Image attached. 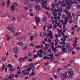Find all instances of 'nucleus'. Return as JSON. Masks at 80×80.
Masks as SVG:
<instances>
[{
	"label": "nucleus",
	"mask_w": 80,
	"mask_h": 80,
	"mask_svg": "<svg viewBox=\"0 0 80 80\" xmlns=\"http://www.w3.org/2000/svg\"><path fill=\"white\" fill-rule=\"evenodd\" d=\"M65 74L66 77H67L68 78H71L73 77V75H74V72L73 70L70 69L67 71L66 72H65Z\"/></svg>",
	"instance_id": "1"
},
{
	"label": "nucleus",
	"mask_w": 80,
	"mask_h": 80,
	"mask_svg": "<svg viewBox=\"0 0 80 80\" xmlns=\"http://www.w3.org/2000/svg\"><path fill=\"white\" fill-rule=\"evenodd\" d=\"M75 40L73 41V48H75L77 45V42L78 41V38L76 37L75 38Z\"/></svg>",
	"instance_id": "2"
},
{
	"label": "nucleus",
	"mask_w": 80,
	"mask_h": 80,
	"mask_svg": "<svg viewBox=\"0 0 80 80\" xmlns=\"http://www.w3.org/2000/svg\"><path fill=\"white\" fill-rule=\"evenodd\" d=\"M8 30H11L12 33H15V31H14V28H13V26H9L8 27Z\"/></svg>",
	"instance_id": "3"
},
{
	"label": "nucleus",
	"mask_w": 80,
	"mask_h": 80,
	"mask_svg": "<svg viewBox=\"0 0 80 80\" xmlns=\"http://www.w3.org/2000/svg\"><path fill=\"white\" fill-rule=\"evenodd\" d=\"M35 20L37 25H38V23H39V22H40V19H39V18L37 16H36L35 17Z\"/></svg>",
	"instance_id": "4"
},
{
	"label": "nucleus",
	"mask_w": 80,
	"mask_h": 80,
	"mask_svg": "<svg viewBox=\"0 0 80 80\" xmlns=\"http://www.w3.org/2000/svg\"><path fill=\"white\" fill-rule=\"evenodd\" d=\"M48 32H49V33H48L47 36H48V37H49L50 35L51 37H50V38H52V39H53V33H52V30H50L49 31H48Z\"/></svg>",
	"instance_id": "5"
},
{
	"label": "nucleus",
	"mask_w": 80,
	"mask_h": 80,
	"mask_svg": "<svg viewBox=\"0 0 80 80\" xmlns=\"http://www.w3.org/2000/svg\"><path fill=\"white\" fill-rule=\"evenodd\" d=\"M60 78L62 80H64L66 78V76L64 75L63 73H62L60 74Z\"/></svg>",
	"instance_id": "6"
},
{
	"label": "nucleus",
	"mask_w": 80,
	"mask_h": 80,
	"mask_svg": "<svg viewBox=\"0 0 80 80\" xmlns=\"http://www.w3.org/2000/svg\"><path fill=\"white\" fill-rule=\"evenodd\" d=\"M58 3L60 4V3H61L62 5H61V7H65L66 6V4L65 3H64V1H59L58 2Z\"/></svg>",
	"instance_id": "7"
},
{
	"label": "nucleus",
	"mask_w": 80,
	"mask_h": 80,
	"mask_svg": "<svg viewBox=\"0 0 80 80\" xmlns=\"http://www.w3.org/2000/svg\"><path fill=\"white\" fill-rule=\"evenodd\" d=\"M55 12H62V9L61 8L55 9Z\"/></svg>",
	"instance_id": "8"
},
{
	"label": "nucleus",
	"mask_w": 80,
	"mask_h": 80,
	"mask_svg": "<svg viewBox=\"0 0 80 80\" xmlns=\"http://www.w3.org/2000/svg\"><path fill=\"white\" fill-rule=\"evenodd\" d=\"M35 8L36 10H42L40 8V7L39 6H36L35 7Z\"/></svg>",
	"instance_id": "9"
},
{
	"label": "nucleus",
	"mask_w": 80,
	"mask_h": 80,
	"mask_svg": "<svg viewBox=\"0 0 80 80\" xmlns=\"http://www.w3.org/2000/svg\"><path fill=\"white\" fill-rule=\"evenodd\" d=\"M73 18L76 20L78 19V17L77 15H74L73 17Z\"/></svg>",
	"instance_id": "10"
},
{
	"label": "nucleus",
	"mask_w": 80,
	"mask_h": 80,
	"mask_svg": "<svg viewBox=\"0 0 80 80\" xmlns=\"http://www.w3.org/2000/svg\"><path fill=\"white\" fill-rule=\"evenodd\" d=\"M15 9V5H13L11 6V10H12V11H14Z\"/></svg>",
	"instance_id": "11"
},
{
	"label": "nucleus",
	"mask_w": 80,
	"mask_h": 80,
	"mask_svg": "<svg viewBox=\"0 0 80 80\" xmlns=\"http://www.w3.org/2000/svg\"><path fill=\"white\" fill-rule=\"evenodd\" d=\"M18 40L19 42H22L23 40V38L21 37H19L18 38Z\"/></svg>",
	"instance_id": "12"
},
{
	"label": "nucleus",
	"mask_w": 80,
	"mask_h": 80,
	"mask_svg": "<svg viewBox=\"0 0 80 80\" xmlns=\"http://www.w3.org/2000/svg\"><path fill=\"white\" fill-rule=\"evenodd\" d=\"M51 48L52 51H54V50H55L57 49L56 48H54V46H51Z\"/></svg>",
	"instance_id": "13"
},
{
	"label": "nucleus",
	"mask_w": 80,
	"mask_h": 80,
	"mask_svg": "<svg viewBox=\"0 0 80 80\" xmlns=\"http://www.w3.org/2000/svg\"><path fill=\"white\" fill-rule=\"evenodd\" d=\"M44 35L45 33H44L43 32H41L40 34V36H41V37H44Z\"/></svg>",
	"instance_id": "14"
},
{
	"label": "nucleus",
	"mask_w": 80,
	"mask_h": 80,
	"mask_svg": "<svg viewBox=\"0 0 80 80\" xmlns=\"http://www.w3.org/2000/svg\"><path fill=\"white\" fill-rule=\"evenodd\" d=\"M18 45H19V46H20L21 47H22L23 45V42H18L17 43Z\"/></svg>",
	"instance_id": "15"
},
{
	"label": "nucleus",
	"mask_w": 80,
	"mask_h": 80,
	"mask_svg": "<svg viewBox=\"0 0 80 80\" xmlns=\"http://www.w3.org/2000/svg\"><path fill=\"white\" fill-rule=\"evenodd\" d=\"M31 70H32V68L31 66H29L28 68H27V71H31Z\"/></svg>",
	"instance_id": "16"
},
{
	"label": "nucleus",
	"mask_w": 80,
	"mask_h": 80,
	"mask_svg": "<svg viewBox=\"0 0 80 80\" xmlns=\"http://www.w3.org/2000/svg\"><path fill=\"white\" fill-rule=\"evenodd\" d=\"M68 49L69 52H72L73 50V48L71 47H69Z\"/></svg>",
	"instance_id": "17"
},
{
	"label": "nucleus",
	"mask_w": 80,
	"mask_h": 80,
	"mask_svg": "<svg viewBox=\"0 0 80 80\" xmlns=\"http://www.w3.org/2000/svg\"><path fill=\"white\" fill-rule=\"evenodd\" d=\"M35 63H33L29 65V66L31 65V67L32 68H35Z\"/></svg>",
	"instance_id": "18"
},
{
	"label": "nucleus",
	"mask_w": 80,
	"mask_h": 80,
	"mask_svg": "<svg viewBox=\"0 0 80 80\" xmlns=\"http://www.w3.org/2000/svg\"><path fill=\"white\" fill-rule=\"evenodd\" d=\"M62 50L63 52H67V48H62Z\"/></svg>",
	"instance_id": "19"
},
{
	"label": "nucleus",
	"mask_w": 80,
	"mask_h": 80,
	"mask_svg": "<svg viewBox=\"0 0 80 80\" xmlns=\"http://www.w3.org/2000/svg\"><path fill=\"white\" fill-rule=\"evenodd\" d=\"M71 5H69L68 6H66V9L67 10H70L71 9Z\"/></svg>",
	"instance_id": "20"
},
{
	"label": "nucleus",
	"mask_w": 80,
	"mask_h": 80,
	"mask_svg": "<svg viewBox=\"0 0 80 80\" xmlns=\"http://www.w3.org/2000/svg\"><path fill=\"white\" fill-rule=\"evenodd\" d=\"M49 56L50 57V58L51 59L53 58V54H50L49 55Z\"/></svg>",
	"instance_id": "21"
},
{
	"label": "nucleus",
	"mask_w": 80,
	"mask_h": 80,
	"mask_svg": "<svg viewBox=\"0 0 80 80\" xmlns=\"http://www.w3.org/2000/svg\"><path fill=\"white\" fill-rule=\"evenodd\" d=\"M26 72V70L25 69L23 70L22 71V73L23 75H25V73Z\"/></svg>",
	"instance_id": "22"
},
{
	"label": "nucleus",
	"mask_w": 80,
	"mask_h": 80,
	"mask_svg": "<svg viewBox=\"0 0 80 80\" xmlns=\"http://www.w3.org/2000/svg\"><path fill=\"white\" fill-rule=\"evenodd\" d=\"M68 35H66L65 36H63V39H64V40L65 41V40H66V39H65V38H68Z\"/></svg>",
	"instance_id": "23"
},
{
	"label": "nucleus",
	"mask_w": 80,
	"mask_h": 80,
	"mask_svg": "<svg viewBox=\"0 0 80 80\" xmlns=\"http://www.w3.org/2000/svg\"><path fill=\"white\" fill-rule=\"evenodd\" d=\"M24 3L25 4V5H28V4H29V2H28V1H24Z\"/></svg>",
	"instance_id": "24"
},
{
	"label": "nucleus",
	"mask_w": 80,
	"mask_h": 80,
	"mask_svg": "<svg viewBox=\"0 0 80 80\" xmlns=\"http://www.w3.org/2000/svg\"><path fill=\"white\" fill-rule=\"evenodd\" d=\"M10 5V0H8L7 2V5L8 7H9Z\"/></svg>",
	"instance_id": "25"
},
{
	"label": "nucleus",
	"mask_w": 80,
	"mask_h": 80,
	"mask_svg": "<svg viewBox=\"0 0 80 80\" xmlns=\"http://www.w3.org/2000/svg\"><path fill=\"white\" fill-rule=\"evenodd\" d=\"M38 52H37V55H33V57L34 58H37L38 57Z\"/></svg>",
	"instance_id": "26"
},
{
	"label": "nucleus",
	"mask_w": 80,
	"mask_h": 80,
	"mask_svg": "<svg viewBox=\"0 0 80 80\" xmlns=\"http://www.w3.org/2000/svg\"><path fill=\"white\" fill-rule=\"evenodd\" d=\"M2 61L5 62V61H6V58L4 57H2Z\"/></svg>",
	"instance_id": "27"
},
{
	"label": "nucleus",
	"mask_w": 80,
	"mask_h": 80,
	"mask_svg": "<svg viewBox=\"0 0 80 80\" xmlns=\"http://www.w3.org/2000/svg\"><path fill=\"white\" fill-rule=\"evenodd\" d=\"M47 17H44L43 18V22H46V21H47Z\"/></svg>",
	"instance_id": "28"
},
{
	"label": "nucleus",
	"mask_w": 80,
	"mask_h": 80,
	"mask_svg": "<svg viewBox=\"0 0 80 80\" xmlns=\"http://www.w3.org/2000/svg\"><path fill=\"white\" fill-rule=\"evenodd\" d=\"M5 68V65H2V69H1L2 71V70H3Z\"/></svg>",
	"instance_id": "29"
},
{
	"label": "nucleus",
	"mask_w": 80,
	"mask_h": 80,
	"mask_svg": "<svg viewBox=\"0 0 80 80\" xmlns=\"http://www.w3.org/2000/svg\"><path fill=\"white\" fill-rule=\"evenodd\" d=\"M33 37H34V36H31L30 38V40H33Z\"/></svg>",
	"instance_id": "30"
},
{
	"label": "nucleus",
	"mask_w": 80,
	"mask_h": 80,
	"mask_svg": "<svg viewBox=\"0 0 80 80\" xmlns=\"http://www.w3.org/2000/svg\"><path fill=\"white\" fill-rule=\"evenodd\" d=\"M43 51V50L41 49L39 50L38 52H39H39H40V53L42 54V53H43V51Z\"/></svg>",
	"instance_id": "31"
},
{
	"label": "nucleus",
	"mask_w": 80,
	"mask_h": 80,
	"mask_svg": "<svg viewBox=\"0 0 80 80\" xmlns=\"http://www.w3.org/2000/svg\"><path fill=\"white\" fill-rule=\"evenodd\" d=\"M15 69H14L13 68H11L10 69H9V71H11V72H13V71H14V70H15Z\"/></svg>",
	"instance_id": "32"
},
{
	"label": "nucleus",
	"mask_w": 80,
	"mask_h": 80,
	"mask_svg": "<svg viewBox=\"0 0 80 80\" xmlns=\"http://www.w3.org/2000/svg\"><path fill=\"white\" fill-rule=\"evenodd\" d=\"M38 55L40 58L42 57V54H40L39 52H38Z\"/></svg>",
	"instance_id": "33"
},
{
	"label": "nucleus",
	"mask_w": 80,
	"mask_h": 80,
	"mask_svg": "<svg viewBox=\"0 0 80 80\" xmlns=\"http://www.w3.org/2000/svg\"><path fill=\"white\" fill-rule=\"evenodd\" d=\"M48 52L49 53H52V49H51L50 48L48 49Z\"/></svg>",
	"instance_id": "34"
},
{
	"label": "nucleus",
	"mask_w": 80,
	"mask_h": 80,
	"mask_svg": "<svg viewBox=\"0 0 80 80\" xmlns=\"http://www.w3.org/2000/svg\"><path fill=\"white\" fill-rule=\"evenodd\" d=\"M22 73H21L19 75H18V77H23V75L22 74Z\"/></svg>",
	"instance_id": "35"
},
{
	"label": "nucleus",
	"mask_w": 80,
	"mask_h": 80,
	"mask_svg": "<svg viewBox=\"0 0 80 80\" xmlns=\"http://www.w3.org/2000/svg\"><path fill=\"white\" fill-rule=\"evenodd\" d=\"M29 75V72L28 71L26 72L24 75Z\"/></svg>",
	"instance_id": "36"
},
{
	"label": "nucleus",
	"mask_w": 80,
	"mask_h": 80,
	"mask_svg": "<svg viewBox=\"0 0 80 80\" xmlns=\"http://www.w3.org/2000/svg\"><path fill=\"white\" fill-rule=\"evenodd\" d=\"M67 45L66 46V45L65 46V47H66V48H68V47H69V46H70V44H69L68 43H67Z\"/></svg>",
	"instance_id": "37"
},
{
	"label": "nucleus",
	"mask_w": 80,
	"mask_h": 80,
	"mask_svg": "<svg viewBox=\"0 0 80 80\" xmlns=\"http://www.w3.org/2000/svg\"><path fill=\"white\" fill-rule=\"evenodd\" d=\"M14 50L15 52H18V48H15L14 49Z\"/></svg>",
	"instance_id": "38"
},
{
	"label": "nucleus",
	"mask_w": 80,
	"mask_h": 80,
	"mask_svg": "<svg viewBox=\"0 0 80 80\" xmlns=\"http://www.w3.org/2000/svg\"><path fill=\"white\" fill-rule=\"evenodd\" d=\"M55 37H56V39H58L59 38V36L58 35L56 34L55 35Z\"/></svg>",
	"instance_id": "39"
},
{
	"label": "nucleus",
	"mask_w": 80,
	"mask_h": 80,
	"mask_svg": "<svg viewBox=\"0 0 80 80\" xmlns=\"http://www.w3.org/2000/svg\"><path fill=\"white\" fill-rule=\"evenodd\" d=\"M65 21V22H68V18H65V19H64Z\"/></svg>",
	"instance_id": "40"
},
{
	"label": "nucleus",
	"mask_w": 80,
	"mask_h": 80,
	"mask_svg": "<svg viewBox=\"0 0 80 80\" xmlns=\"http://www.w3.org/2000/svg\"><path fill=\"white\" fill-rule=\"evenodd\" d=\"M42 48L43 49H45V50H48V46H46V47H45V48Z\"/></svg>",
	"instance_id": "41"
},
{
	"label": "nucleus",
	"mask_w": 80,
	"mask_h": 80,
	"mask_svg": "<svg viewBox=\"0 0 80 80\" xmlns=\"http://www.w3.org/2000/svg\"><path fill=\"white\" fill-rule=\"evenodd\" d=\"M45 8L46 9V10H49L50 9V7H48V8L47 7H46Z\"/></svg>",
	"instance_id": "42"
},
{
	"label": "nucleus",
	"mask_w": 80,
	"mask_h": 80,
	"mask_svg": "<svg viewBox=\"0 0 80 80\" xmlns=\"http://www.w3.org/2000/svg\"><path fill=\"white\" fill-rule=\"evenodd\" d=\"M36 48H40V46H38V45H37V46L35 47Z\"/></svg>",
	"instance_id": "43"
},
{
	"label": "nucleus",
	"mask_w": 80,
	"mask_h": 80,
	"mask_svg": "<svg viewBox=\"0 0 80 80\" xmlns=\"http://www.w3.org/2000/svg\"><path fill=\"white\" fill-rule=\"evenodd\" d=\"M51 6L52 7V8H55V5L54 4L52 3Z\"/></svg>",
	"instance_id": "44"
},
{
	"label": "nucleus",
	"mask_w": 80,
	"mask_h": 80,
	"mask_svg": "<svg viewBox=\"0 0 80 80\" xmlns=\"http://www.w3.org/2000/svg\"><path fill=\"white\" fill-rule=\"evenodd\" d=\"M48 40L49 41V42H50V43H52V40H51V39L48 38Z\"/></svg>",
	"instance_id": "45"
},
{
	"label": "nucleus",
	"mask_w": 80,
	"mask_h": 80,
	"mask_svg": "<svg viewBox=\"0 0 80 80\" xmlns=\"http://www.w3.org/2000/svg\"><path fill=\"white\" fill-rule=\"evenodd\" d=\"M61 68H59L57 70V72H60V70H61Z\"/></svg>",
	"instance_id": "46"
},
{
	"label": "nucleus",
	"mask_w": 80,
	"mask_h": 80,
	"mask_svg": "<svg viewBox=\"0 0 80 80\" xmlns=\"http://www.w3.org/2000/svg\"><path fill=\"white\" fill-rule=\"evenodd\" d=\"M20 32H17V33H16L15 34V36H17V35H20Z\"/></svg>",
	"instance_id": "47"
},
{
	"label": "nucleus",
	"mask_w": 80,
	"mask_h": 80,
	"mask_svg": "<svg viewBox=\"0 0 80 80\" xmlns=\"http://www.w3.org/2000/svg\"><path fill=\"white\" fill-rule=\"evenodd\" d=\"M20 32H17V33H16L15 34V36H17V35H20Z\"/></svg>",
	"instance_id": "48"
},
{
	"label": "nucleus",
	"mask_w": 80,
	"mask_h": 80,
	"mask_svg": "<svg viewBox=\"0 0 80 80\" xmlns=\"http://www.w3.org/2000/svg\"><path fill=\"white\" fill-rule=\"evenodd\" d=\"M70 2H67L66 3V6H68V5H70Z\"/></svg>",
	"instance_id": "49"
},
{
	"label": "nucleus",
	"mask_w": 80,
	"mask_h": 80,
	"mask_svg": "<svg viewBox=\"0 0 80 80\" xmlns=\"http://www.w3.org/2000/svg\"><path fill=\"white\" fill-rule=\"evenodd\" d=\"M69 23H72V20L69 19Z\"/></svg>",
	"instance_id": "50"
},
{
	"label": "nucleus",
	"mask_w": 80,
	"mask_h": 80,
	"mask_svg": "<svg viewBox=\"0 0 80 80\" xmlns=\"http://www.w3.org/2000/svg\"><path fill=\"white\" fill-rule=\"evenodd\" d=\"M66 23H67V22L63 21V22L62 23V25H65Z\"/></svg>",
	"instance_id": "51"
},
{
	"label": "nucleus",
	"mask_w": 80,
	"mask_h": 80,
	"mask_svg": "<svg viewBox=\"0 0 80 80\" xmlns=\"http://www.w3.org/2000/svg\"><path fill=\"white\" fill-rule=\"evenodd\" d=\"M76 15H77L78 17V16H80V12H78Z\"/></svg>",
	"instance_id": "52"
},
{
	"label": "nucleus",
	"mask_w": 80,
	"mask_h": 80,
	"mask_svg": "<svg viewBox=\"0 0 80 80\" xmlns=\"http://www.w3.org/2000/svg\"><path fill=\"white\" fill-rule=\"evenodd\" d=\"M69 63H71V64L72 63H73V60H72V59L71 60L69 61Z\"/></svg>",
	"instance_id": "53"
},
{
	"label": "nucleus",
	"mask_w": 80,
	"mask_h": 80,
	"mask_svg": "<svg viewBox=\"0 0 80 80\" xmlns=\"http://www.w3.org/2000/svg\"><path fill=\"white\" fill-rule=\"evenodd\" d=\"M47 56H46L44 57H43V59H44V60H46V59H47Z\"/></svg>",
	"instance_id": "54"
},
{
	"label": "nucleus",
	"mask_w": 80,
	"mask_h": 80,
	"mask_svg": "<svg viewBox=\"0 0 80 80\" xmlns=\"http://www.w3.org/2000/svg\"><path fill=\"white\" fill-rule=\"evenodd\" d=\"M18 72L17 73L18 74V75H20V73H21V71H18Z\"/></svg>",
	"instance_id": "55"
},
{
	"label": "nucleus",
	"mask_w": 80,
	"mask_h": 80,
	"mask_svg": "<svg viewBox=\"0 0 80 80\" xmlns=\"http://www.w3.org/2000/svg\"><path fill=\"white\" fill-rule=\"evenodd\" d=\"M77 9L78 10H79L80 9V5H78Z\"/></svg>",
	"instance_id": "56"
},
{
	"label": "nucleus",
	"mask_w": 80,
	"mask_h": 80,
	"mask_svg": "<svg viewBox=\"0 0 80 80\" xmlns=\"http://www.w3.org/2000/svg\"><path fill=\"white\" fill-rule=\"evenodd\" d=\"M10 38H10V37H8L7 38V40L8 41H9V40H10Z\"/></svg>",
	"instance_id": "57"
},
{
	"label": "nucleus",
	"mask_w": 80,
	"mask_h": 80,
	"mask_svg": "<svg viewBox=\"0 0 80 80\" xmlns=\"http://www.w3.org/2000/svg\"><path fill=\"white\" fill-rule=\"evenodd\" d=\"M62 17L63 18H65V15L64 14L62 15Z\"/></svg>",
	"instance_id": "58"
},
{
	"label": "nucleus",
	"mask_w": 80,
	"mask_h": 80,
	"mask_svg": "<svg viewBox=\"0 0 80 80\" xmlns=\"http://www.w3.org/2000/svg\"><path fill=\"white\" fill-rule=\"evenodd\" d=\"M51 47L54 46V42H51Z\"/></svg>",
	"instance_id": "59"
},
{
	"label": "nucleus",
	"mask_w": 80,
	"mask_h": 80,
	"mask_svg": "<svg viewBox=\"0 0 80 80\" xmlns=\"http://www.w3.org/2000/svg\"><path fill=\"white\" fill-rule=\"evenodd\" d=\"M24 58H25V60H27L28 59V56H26Z\"/></svg>",
	"instance_id": "60"
},
{
	"label": "nucleus",
	"mask_w": 80,
	"mask_h": 80,
	"mask_svg": "<svg viewBox=\"0 0 80 80\" xmlns=\"http://www.w3.org/2000/svg\"><path fill=\"white\" fill-rule=\"evenodd\" d=\"M75 53V51H73L72 52V55H74Z\"/></svg>",
	"instance_id": "61"
},
{
	"label": "nucleus",
	"mask_w": 80,
	"mask_h": 80,
	"mask_svg": "<svg viewBox=\"0 0 80 80\" xmlns=\"http://www.w3.org/2000/svg\"><path fill=\"white\" fill-rule=\"evenodd\" d=\"M58 42V39H56L55 40V42Z\"/></svg>",
	"instance_id": "62"
},
{
	"label": "nucleus",
	"mask_w": 80,
	"mask_h": 80,
	"mask_svg": "<svg viewBox=\"0 0 80 80\" xmlns=\"http://www.w3.org/2000/svg\"><path fill=\"white\" fill-rule=\"evenodd\" d=\"M57 25L55 24L54 25H53V28H57Z\"/></svg>",
	"instance_id": "63"
},
{
	"label": "nucleus",
	"mask_w": 80,
	"mask_h": 80,
	"mask_svg": "<svg viewBox=\"0 0 80 80\" xmlns=\"http://www.w3.org/2000/svg\"><path fill=\"white\" fill-rule=\"evenodd\" d=\"M11 77H12L13 78V77H14V74H13L11 73Z\"/></svg>",
	"instance_id": "64"
}]
</instances>
